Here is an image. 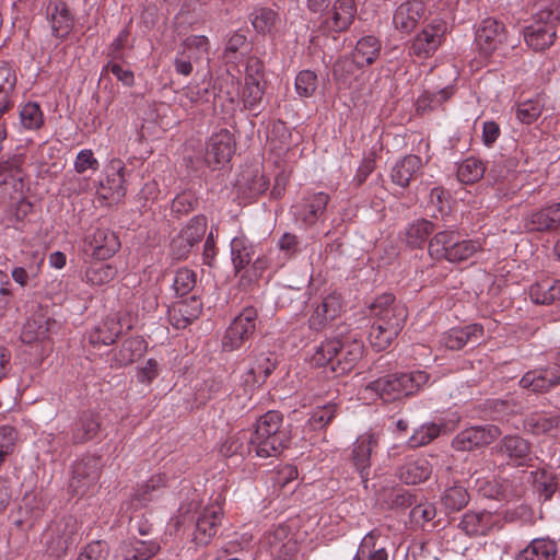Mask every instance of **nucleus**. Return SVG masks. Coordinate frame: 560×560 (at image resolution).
Segmentation results:
<instances>
[{
    "instance_id": "nucleus-1",
    "label": "nucleus",
    "mask_w": 560,
    "mask_h": 560,
    "mask_svg": "<svg viewBox=\"0 0 560 560\" xmlns=\"http://www.w3.org/2000/svg\"><path fill=\"white\" fill-rule=\"evenodd\" d=\"M373 324L369 341L376 351L385 350L401 331L407 310L395 302L392 294L378 296L371 306Z\"/></svg>"
},
{
    "instance_id": "nucleus-2",
    "label": "nucleus",
    "mask_w": 560,
    "mask_h": 560,
    "mask_svg": "<svg viewBox=\"0 0 560 560\" xmlns=\"http://www.w3.org/2000/svg\"><path fill=\"white\" fill-rule=\"evenodd\" d=\"M363 345L351 336L326 339L315 348L311 362L317 366L330 364L331 371L343 374L362 358Z\"/></svg>"
},
{
    "instance_id": "nucleus-3",
    "label": "nucleus",
    "mask_w": 560,
    "mask_h": 560,
    "mask_svg": "<svg viewBox=\"0 0 560 560\" xmlns=\"http://www.w3.org/2000/svg\"><path fill=\"white\" fill-rule=\"evenodd\" d=\"M282 417L278 411H268L256 423L249 445L257 456H277L285 446L287 432L281 429Z\"/></svg>"
},
{
    "instance_id": "nucleus-4",
    "label": "nucleus",
    "mask_w": 560,
    "mask_h": 560,
    "mask_svg": "<svg viewBox=\"0 0 560 560\" xmlns=\"http://www.w3.org/2000/svg\"><path fill=\"white\" fill-rule=\"evenodd\" d=\"M560 21L559 3L556 0L550 5H540L535 22L524 32L526 44L536 51L549 48L556 38V22Z\"/></svg>"
},
{
    "instance_id": "nucleus-5",
    "label": "nucleus",
    "mask_w": 560,
    "mask_h": 560,
    "mask_svg": "<svg viewBox=\"0 0 560 560\" xmlns=\"http://www.w3.org/2000/svg\"><path fill=\"white\" fill-rule=\"evenodd\" d=\"M481 249L479 241H459L454 232H439L429 243V254L435 259L450 262L468 260Z\"/></svg>"
},
{
    "instance_id": "nucleus-6",
    "label": "nucleus",
    "mask_w": 560,
    "mask_h": 560,
    "mask_svg": "<svg viewBox=\"0 0 560 560\" xmlns=\"http://www.w3.org/2000/svg\"><path fill=\"white\" fill-rule=\"evenodd\" d=\"M257 322L258 312L255 307L243 308L231 322L222 337L223 350L234 351L240 349L255 332Z\"/></svg>"
},
{
    "instance_id": "nucleus-7",
    "label": "nucleus",
    "mask_w": 560,
    "mask_h": 560,
    "mask_svg": "<svg viewBox=\"0 0 560 560\" xmlns=\"http://www.w3.org/2000/svg\"><path fill=\"white\" fill-rule=\"evenodd\" d=\"M358 14L355 0H334L330 8L319 15L318 28L324 34H337L350 28Z\"/></svg>"
},
{
    "instance_id": "nucleus-8",
    "label": "nucleus",
    "mask_w": 560,
    "mask_h": 560,
    "mask_svg": "<svg viewBox=\"0 0 560 560\" xmlns=\"http://www.w3.org/2000/svg\"><path fill=\"white\" fill-rule=\"evenodd\" d=\"M235 150L234 136L228 129L213 133L207 144L205 162L211 171L221 170L228 164Z\"/></svg>"
},
{
    "instance_id": "nucleus-9",
    "label": "nucleus",
    "mask_w": 560,
    "mask_h": 560,
    "mask_svg": "<svg viewBox=\"0 0 560 560\" xmlns=\"http://www.w3.org/2000/svg\"><path fill=\"white\" fill-rule=\"evenodd\" d=\"M475 40L479 51L485 56H490L500 49L506 40L504 24L493 18L482 20L477 28Z\"/></svg>"
},
{
    "instance_id": "nucleus-10",
    "label": "nucleus",
    "mask_w": 560,
    "mask_h": 560,
    "mask_svg": "<svg viewBox=\"0 0 560 560\" xmlns=\"http://www.w3.org/2000/svg\"><path fill=\"white\" fill-rule=\"evenodd\" d=\"M120 242L108 229L97 228L89 232L84 238V250L92 258L109 259L119 249Z\"/></svg>"
},
{
    "instance_id": "nucleus-11",
    "label": "nucleus",
    "mask_w": 560,
    "mask_h": 560,
    "mask_svg": "<svg viewBox=\"0 0 560 560\" xmlns=\"http://www.w3.org/2000/svg\"><path fill=\"white\" fill-rule=\"evenodd\" d=\"M500 435L495 425L472 427L463 430L453 440V447L457 451H472L493 442Z\"/></svg>"
},
{
    "instance_id": "nucleus-12",
    "label": "nucleus",
    "mask_w": 560,
    "mask_h": 560,
    "mask_svg": "<svg viewBox=\"0 0 560 560\" xmlns=\"http://www.w3.org/2000/svg\"><path fill=\"white\" fill-rule=\"evenodd\" d=\"M342 311L341 296L336 292L329 293L314 306L308 318L310 327L314 330H320L339 317Z\"/></svg>"
},
{
    "instance_id": "nucleus-13",
    "label": "nucleus",
    "mask_w": 560,
    "mask_h": 560,
    "mask_svg": "<svg viewBox=\"0 0 560 560\" xmlns=\"http://www.w3.org/2000/svg\"><path fill=\"white\" fill-rule=\"evenodd\" d=\"M425 5L420 0H408L398 5L393 15V24L401 33L409 34L425 18Z\"/></svg>"
},
{
    "instance_id": "nucleus-14",
    "label": "nucleus",
    "mask_w": 560,
    "mask_h": 560,
    "mask_svg": "<svg viewBox=\"0 0 560 560\" xmlns=\"http://www.w3.org/2000/svg\"><path fill=\"white\" fill-rule=\"evenodd\" d=\"M223 510L219 504L206 506L196 522L194 541L197 545H208L215 536L221 523Z\"/></svg>"
},
{
    "instance_id": "nucleus-15",
    "label": "nucleus",
    "mask_w": 560,
    "mask_h": 560,
    "mask_svg": "<svg viewBox=\"0 0 560 560\" xmlns=\"http://www.w3.org/2000/svg\"><path fill=\"white\" fill-rule=\"evenodd\" d=\"M328 202V196L324 192L314 194L292 207L296 223L302 226H311L324 213Z\"/></svg>"
},
{
    "instance_id": "nucleus-16",
    "label": "nucleus",
    "mask_w": 560,
    "mask_h": 560,
    "mask_svg": "<svg viewBox=\"0 0 560 560\" xmlns=\"http://www.w3.org/2000/svg\"><path fill=\"white\" fill-rule=\"evenodd\" d=\"M376 446L377 438L373 433L360 435L353 444L352 460L363 482L368 480L371 454Z\"/></svg>"
},
{
    "instance_id": "nucleus-17",
    "label": "nucleus",
    "mask_w": 560,
    "mask_h": 560,
    "mask_svg": "<svg viewBox=\"0 0 560 560\" xmlns=\"http://www.w3.org/2000/svg\"><path fill=\"white\" fill-rule=\"evenodd\" d=\"M523 388L532 389L536 393L550 390L560 384V370L557 368H546L527 372L520 381Z\"/></svg>"
},
{
    "instance_id": "nucleus-18",
    "label": "nucleus",
    "mask_w": 560,
    "mask_h": 560,
    "mask_svg": "<svg viewBox=\"0 0 560 560\" xmlns=\"http://www.w3.org/2000/svg\"><path fill=\"white\" fill-rule=\"evenodd\" d=\"M498 453L515 466L527 465L532 460L528 443L520 436H506L502 440Z\"/></svg>"
},
{
    "instance_id": "nucleus-19",
    "label": "nucleus",
    "mask_w": 560,
    "mask_h": 560,
    "mask_svg": "<svg viewBox=\"0 0 560 560\" xmlns=\"http://www.w3.org/2000/svg\"><path fill=\"white\" fill-rule=\"evenodd\" d=\"M124 325L117 314L108 315L89 332V341L93 346H109L122 332Z\"/></svg>"
},
{
    "instance_id": "nucleus-20",
    "label": "nucleus",
    "mask_w": 560,
    "mask_h": 560,
    "mask_svg": "<svg viewBox=\"0 0 560 560\" xmlns=\"http://www.w3.org/2000/svg\"><path fill=\"white\" fill-rule=\"evenodd\" d=\"M398 374H390L369 383L361 393V399L369 400L381 398L385 401L394 400L401 396L399 387L396 384Z\"/></svg>"
},
{
    "instance_id": "nucleus-21",
    "label": "nucleus",
    "mask_w": 560,
    "mask_h": 560,
    "mask_svg": "<svg viewBox=\"0 0 560 560\" xmlns=\"http://www.w3.org/2000/svg\"><path fill=\"white\" fill-rule=\"evenodd\" d=\"M442 35V24L428 25L413 39L410 52L417 56L428 57L441 45Z\"/></svg>"
},
{
    "instance_id": "nucleus-22",
    "label": "nucleus",
    "mask_w": 560,
    "mask_h": 560,
    "mask_svg": "<svg viewBox=\"0 0 560 560\" xmlns=\"http://www.w3.org/2000/svg\"><path fill=\"white\" fill-rule=\"evenodd\" d=\"M432 474V465L425 457H410L399 468L398 477L408 485L425 481Z\"/></svg>"
},
{
    "instance_id": "nucleus-23",
    "label": "nucleus",
    "mask_w": 560,
    "mask_h": 560,
    "mask_svg": "<svg viewBox=\"0 0 560 560\" xmlns=\"http://www.w3.org/2000/svg\"><path fill=\"white\" fill-rule=\"evenodd\" d=\"M273 368L275 364L267 354L261 353L257 355L249 363L247 371L243 375L245 390H252L264 383L266 377L272 372Z\"/></svg>"
},
{
    "instance_id": "nucleus-24",
    "label": "nucleus",
    "mask_w": 560,
    "mask_h": 560,
    "mask_svg": "<svg viewBox=\"0 0 560 560\" xmlns=\"http://www.w3.org/2000/svg\"><path fill=\"white\" fill-rule=\"evenodd\" d=\"M483 335V328L478 324L468 325L464 328H452L442 337V343L451 350H458L469 341H478Z\"/></svg>"
},
{
    "instance_id": "nucleus-25",
    "label": "nucleus",
    "mask_w": 560,
    "mask_h": 560,
    "mask_svg": "<svg viewBox=\"0 0 560 560\" xmlns=\"http://www.w3.org/2000/svg\"><path fill=\"white\" fill-rule=\"evenodd\" d=\"M494 524L493 515L490 512L466 513L458 524V527L469 536L486 535Z\"/></svg>"
},
{
    "instance_id": "nucleus-26",
    "label": "nucleus",
    "mask_w": 560,
    "mask_h": 560,
    "mask_svg": "<svg viewBox=\"0 0 560 560\" xmlns=\"http://www.w3.org/2000/svg\"><path fill=\"white\" fill-rule=\"evenodd\" d=\"M528 294L536 304H551L560 299V280L546 278L529 287Z\"/></svg>"
},
{
    "instance_id": "nucleus-27",
    "label": "nucleus",
    "mask_w": 560,
    "mask_h": 560,
    "mask_svg": "<svg viewBox=\"0 0 560 560\" xmlns=\"http://www.w3.org/2000/svg\"><path fill=\"white\" fill-rule=\"evenodd\" d=\"M232 264L236 271L244 269L255 255L254 244L243 234L232 238L230 243Z\"/></svg>"
},
{
    "instance_id": "nucleus-28",
    "label": "nucleus",
    "mask_w": 560,
    "mask_h": 560,
    "mask_svg": "<svg viewBox=\"0 0 560 560\" xmlns=\"http://www.w3.org/2000/svg\"><path fill=\"white\" fill-rule=\"evenodd\" d=\"M362 68L363 67L359 66L351 55L343 56L336 60L332 66V75L339 89L350 88L352 82L357 80L358 73Z\"/></svg>"
},
{
    "instance_id": "nucleus-29",
    "label": "nucleus",
    "mask_w": 560,
    "mask_h": 560,
    "mask_svg": "<svg viewBox=\"0 0 560 560\" xmlns=\"http://www.w3.org/2000/svg\"><path fill=\"white\" fill-rule=\"evenodd\" d=\"M556 544L548 538H535L516 556V560H553Z\"/></svg>"
},
{
    "instance_id": "nucleus-30",
    "label": "nucleus",
    "mask_w": 560,
    "mask_h": 560,
    "mask_svg": "<svg viewBox=\"0 0 560 560\" xmlns=\"http://www.w3.org/2000/svg\"><path fill=\"white\" fill-rule=\"evenodd\" d=\"M381 42L372 35L364 36L357 42V45L351 54L357 63L361 67L372 65L380 56Z\"/></svg>"
},
{
    "instance_id": "nucleus-31",
    "label": "nucleus",
    "mask_w": 560,
    "mask_h": 560,
    "mask_svg": "<svg viewBox=\"0 0 560 560\" xmlns=\"http://www.w3.org/2000/svg\"><path fill=\"white\" fill-rule=\"evenodd\" d=\"M380 533L377 530H372L368 533L357 551L355 560H387V551L385 546L378 544Z\"/></svg>"
},
{
    "instance_id": "nucleus-32",
    "label": "nucleus",
    "mask_w": 560,
    "mask_h": 560,
    "mask_svg": "<svg viewBox=\"0 0 560 560\" xmlns=\"http://www.w3.org/2000/svg\"><path fill=\"white\" fill-rule=\"evenodd\" d=\"M160 549V546L152 540L132 539L120 546L122 560H148Z\"/></svg>"
},
{
    "instance_id": "nucleus-33",
    "label": "nucleus",
    "mask_w": 560,
    "mask_h": 560,
    "mask_svg": "<svg viewBox=\"0 0 560 560\" xmlns=\"http://www.w3.org/2000/svg\"><path fill=\"white\" fill-rule=\"evenodd\" d=\"M52 32L56 37L66 38L70 34V16L65 0H52L49 4Z\"/></svg>"
},
{
    "instance_id": "nucleus-34",
    "label": "nucleus",
    "mask_w": 560,
    "mask_h": 560,
    "mask_svg": "<svg viewBox=\"0 0 560 560\" xmlns=\"http://www.w3.org/2000/svg\"><path fill=\"white\" fill-rule=\"evenodd\" d=\"M16 84V74L7 60L0 59V117L10 106V94Z\"/></svg>"
},
{
    "instance_id": "nucleus-35",
    "label": "nucleus",
    "mask_w": 560,
    "mask_h": 560,
    "mask_svg": "<svg viewBox=\"0 0 560 560\" xmlns=\"http://www.w3.org/2000/svg\"><path fill=\"white\" fill-rule=\"evenodd\" d=\"M108 259L92 258L85 276L92 284H104L113 280L117 273V268Z\"/></svg>"
},
{
    "instance_id": "nucleus-36",
    "label": "nucleus",
    "mask_w": 560,
    "mask_h": 560,
    "mask_svg": "<svg viewBox=\"0 0 560 560\" xmlns=\"http://www.w3.org/2000/svg\"><path fill=\"white\" fill-rule=\"evenodd\" d=\"M147 349V345L141 337L127 339L120 349L115 353L114 361L119 366L132 363L137 358L141 357Z\"/></svg>"
},
{
    "instance_id": "nucleus-37",
    "label": "nucleus",
    "mask_w": 560,
    "mask_h": 560,
    "mask_svg": "<svg viewBox=\"0 0 560 560\" xmlns=\"http://www.w3.org/2000/svg\"><path fill=\"white\" fill-rule=\"evenodd\" d=\"M96 194L108 205L118 202L125 196L124 177H101Z\"/></svg>"
},
{
    "instance_id": "nucleus-38",
    "label": "nucleus",
    "mask_w": 560,
    "mask_h": 560,
    "mask_svg": "<svg viewBox=\"0 0 560 560\" xmlns=\"http://www.w3.org/2000/svg\"><path fill=\"white\" fill-rule=\"evenodd\" d=\"M249 50V43L242 33H234L226 43L223 59L226 65L237 66Z\"/></svg>"
},
{
    "instance_id": "nucleus-39",
    "label": "nucleus",
    "mask_w": 560,
    "mask_h": 560,
    "mask_svg": "<svg viewBox=\"0 0 560 560\" xmlns=\"http://www.w3.org/2000/svg\"><path fill=\"white\" fill-rule=\"evenodd\" d=\"M250 22L258 33H271L280 24L278 13L269 8H256L250 13Z\"/></svg>"
},
{
    "instance_id": "nucleus-40",
    "label": "nucleus",
    "mask_w": 560,
    "mask_h": 560,
    "mask_svg": "<svg viewBox=\"0 0 560 560\" xmlns=\"http://www.w3.org/2000/svg\"><path fill=\"white\" fill-rule=\"evenodd\" d=\"M429 382V375L424 371L398 374L396 381L401 396L415 394Z\"/></svg>"
},
{
    "instance_id": "nucleus-41",
    "label": "nucleus",
    "mask_w": 560,
    "mask_h": 560,
    "mask_svg": "<svg viewBox=\"0 0 560 560\" xmlns=\"http://www.w3.org/2000/svg\"><path fill=\"white\" fill-rule=\"evenodd\" d=\"M433 231V224L428 220H417L409 224L405 232V242L410 247H420Z\"/></svg>"
},
{
    "instance_id": "nucleus-42",
    "label": "nucleus",
    "mask_w": 560,
    "mask_h": 560,
    "mask_svg": "<svg viewBox=\"0 0 560 560\" xmlns=\"http://www.w3.org/2000/svg\"><path fill=\"white\" fill-rule=\"evenodd\" d=\"M469 495L465 488L462 486H453L446 489L442 495V504L450 511H458L466 506Z\"/></svg>"
},
{
    "instance_id": "nucleus-43",
    "label": "nucleus",
    "mask_w": 560,
    "mask_h": 560,
    "mask_svg": "<svg viewBox=\"0 0 560 560\" xmlns=\"http://www.w3.org/2000/svg\"><path fill=\"white\" fill-rule=\"evenodd\" d=\"M530 475L539 494L544 497L545 500L550 499L557 489L558 482L556 481V477L546 469L532 471Z\"/></svg>"
},
{
    "instance_id": "nucleus-44",
    "label": "nucleus",
    "mask_w": 560,
    "mask_h": 560,
    "mask_svg": "<svg viewBox=\"0 0 560 560\" xmlns=\"http://www.w3.org/2000/svg\"><path fill=\"white\" fill-rule=\"evenodd\" d=\"M264 93V82H258L254 79L245 81L242 94L244 106L249 110H256L262 101Z\"/></svg>"
},
{
    "instance_id": "nucleus-45",
    "label": "nucleus",
    "mask_w": 560,
    "mask_h": 560,
    "mask_svg": "<svg viewBox=\"0 0 560 560\" xmlns=\"http://www.w3.org/2000/svg\"><path fill=\"white\" fill-rule=\"evenodd\" d=\"M209 40L206 36H189L183 44V50L189 55L192 62H197L208 51Z\"/></svg>"
},
{
    "instance_id": "nucleus-46",
    "label": "nucleus",
    "mask_w": 560,
    "mask_h": 560,
    "mask_svg": "<svg viewBox=\"0 0 560 560\" xmlns=\"http://www.w3.org/2000/svg\"><path fill=\"white\" fill-rule=\"evenodd\" d=\"M441 428L438 423H427L417 429L410 436L408 443L411 447H419L430 443L439 436Z\"/></svg>"
},
{
    "instance_id": "nucleus-47",
    "label": "nucleus",
    "mask_w": 560,
    "mask_h": 560,
    "mask_svg": "<svg viewBox=\"0 0 560 560\" xmlns=\"http://www.w3.org/2000/svg\"><path fill=\"white\" fill-rule=\"evenodd\" d=\"M18 433L10 425L0 427V465L11 455L16 446Z\"/></svg>"
},
{
    "instance_id": "nucleus-48",
    "label": "nucleus",
    "mask_w": 560,
    "mask_h": 560,
    "mask_svg": "<svg viewBox=\"0 0 560 560\" xmlns=\"http://www.w3.org/2000/svg\"><path fill=\"white\" fill-rule=\"evenodd\" d=\"M552 212L550 207L541 209L530 214L526 221V226L532 231H551L553 223L551 221Z\"/></svg>"
},
{
    "instance_id": "nucleus-49",
    "label": "nucleus",
    "mask_w": 560,
    "mask_h": 560,
    "mask_svg": "<svg viewBox=\"0 0 560 560\" xmlns=\"http://www.w3.org/2000/svg\"><path fill=\"white\" fill-rule=\"evenodd\" d=\"M295 89L301 96H312L317 89L316 73L311 70L300 71L295 79Z\"/></svg>"
},
{
    "instance_id": "nucleus-50",
    "label": "nucleus",
    "mask_w": 560,
    "mask_h": 560,
    "mask_svg": "<svg viewBox=\"0 0 560 560\" xmlns=\"http://www.w3.org/2000/svg\"><path fill=\"white\" fill-rule=\"evenodd\" d=\"M21 122L27 129H38L43 125V113L36 103H27L20 112Z\"/></svg>"
},
{
    "instance_id": "nucleus-51",
    "label": "nucleus",
    "mask_w": 560,
    "mask_h": 560,
    "mask_svg": "<svg viewBox=\"0 0 560 560\" xmlns=\"http://www.w3.org/2000/svg\"><path fill=\"white\" fill-rule=\"evenodd\" d=\"M196 273L187 268L179 269L174 278V289L179 295H185L191 291L196 284Z\"/></svg>"
},
{
    "instance_id": "nucleus-52",
    "label": "nucleus",
    "mask_w": 560,
    "mask_h": 560,
    "mask_svg": "<svg viewBox=\"0 0 560 560\" xmlns=\"http://www.w3.org/2000/svg\"><path fill=\"white\" fill-rule=\"evenodd\" d=\"M206 231V219L203 217H197L182 231L180 237L185 240L188 246H192L198 242Z\"/></svg>"
},
{
    "instance_id": "nucleus-53",
    "label": "nucleus",
    "mask_w": 560,
    "mask_h": 560,
    "mask_svg": "<svg viewBox=\"0 0 560 560\" xmlns=\"http://www.w3.org/2000/svg\"><path fill=\"white\" fill-rule=\"evenodd\" d=\"M541 114V106L538 102L527 101L518 105L517 118L524 124L534 122Z\"/></svg>"
},
{
    "instance_id": "nucleus-54",
    "label": "nucleus",
    "mask_w": 560,
    "mask_h": 560,
    "mask_svg": "<svg viewBox=\"0 0 560 560\" xmlns=\"http://www.w3.org/2000/svg\"><path fill=\"white\" fill-rule=\"evenodd\" d=\"M185 95L192 103H209L214 98L215 93L214 90L210 88V84H208L207 86H188L185 90Z\"/></svg>"
},
{
    "instance_id": "nucleus-55",
    "label": "nucleus",
    "mask_w": 560,
    "mask_h": 560,
    "mask_svg": "<svg viewBox=\"0 0 560 560\" xmlns=\"http://www.w3.org/2000/svg\"><path fill=\"white\" fill-rule=\"evenodd\" d=\"M422 161L420 156L415 154L406 155L399 163L396 164V175H415L420 171Z\"/></svg>"
},
{
    "instance_id": "nucleus-56",
    "label": "nucleus",
    "mask_w": 560,
    "mask_h": 560,
    "mask_svg": "<svg viewBox=\"0 0 560 560\" xmlns=\"http://www.w3.org/2000/svg\"><path fill=\"white\" fill-rule=\"evenodd\" d=\"M78 425L79 428L75 434L78 441H86L94 438L98 430V422L93 416L81 419Z\"/></svg>"
},
{
    "instance_id": "nucleus-57",
    "label": "nucleus",
    "mask_w": 560,
    "mask_h": 560,
    "mask_svg": "<svg viewBox=\"0 0 560 560\" xmlns=\"http://www.w3.org/2000/svg\"><path fill=\"white\" fill-rule=\"evenodd\" d=\"M159 371V362L154 359H149L138 368L137 377L141 383L150 384L158 377Z\"/></svg>"
},
{
    "instance_id": "nucleus-58",
    "label": "nucleus",
    "mask_w": 560,
    "mask_h": 560,
    "mask_svg": "<svg viewBox=\"0 0 560 560\" xmlns=\"http://www.w3.org/2000/svg\"><path fill=\"white\" fill-rule=\"evenodd\" d=\"M335 417V406L318 407L311 416L310 421L314 428H323Z\"/></svg>"
},
{
    "instance_id": "nucleus-59",
    "label": "nucleus",
    "mask_w": 560,
    "mask_h": 560,
    "mask_svg": "<svg viewBox=\"0 0 560 560\" xmlns=\"http://www.w3.org/2000/svg\"><path fill=\"white\" fill-rule=\"evenodd\" d=\"M407 560H439L432 544L415 545L407 553Z\"/></svg>"
},
{
    "instance_id": "nucleus-60",
    "label": "nucleus",
    "mask_w": 560,
    "mask_h": 560,
    "mask_svg": "<svg viewBox=\"0 0 560 560\" xmlns=\"http://www.w3.org/2000/svg\"><path fill=\"white\" fill-rule=\"evenodd\" d=\"M452 90L448 88L442 89L433 93H425L423 94L422 98L419 100V107H421L422 104H425L430 108H435L443 102L447 101L452 96Z\"/></svg>"
},
{
    "instance_id": "nucleus-61",
    "label": "nucleus",
    "mask_w": 560,
    "mask_h": 560,
    "mask_svg": "<svg viewBox=\"0 0 560 560\" xmlns=\"http://www.w3.org/2000/svg\"><path fill=\"white\" fill-rule=\"evenodd\" d=\"M106 555L105 546L100 541H94L84 548L77 560H105Z\"/></svg>"
},
{
    "instance_id": "nucleus-62",
    "label": "nucleus",
    "mask_w": 560,
    "mask_h": 560,
    "mask_svg": "<svg viewBox=\"0 0 560 560\" xmlns=\"http://www.w3.org/2000/svg\"><path fill=\"white\" fill-rule=\"evenodd\" d=\"M44 335V329L42 325H39L35 320H27L21 332V339L26 343H32L38 340Z\"/></svg>"
},
{
    "instance_id": "nucleus-63",
    "label": "nucleus",
    "mask_w": 560,
    "mask_h": 560,
    "mask_svg": "<svg viewBox=\"0 0 560 560\" xmlns=\"http://www.w3.org/2000/svg\"><path fill=\"white\" fill-rule=\"evenodd\" d=\"M435 508L431 503H421L411 510V517L417 523H427L434 518Z\"/></svg>"
},
{
    "instance_id": "nucleus-64",
    "label": "nucleus",
    "mask_w": 560,
    "mask_h": 560,
    "mask_svg": "<svg viewBox=\"0 0 560 560\" xmlns=\"http://www.w3.org/2000/svg\"><path fill=\"white\" fill-rule=\"evenodd\" d=\"M250 79L264 82V65L257 57H249L246 62L245 81Z\"/></svg>"
}]
</instances>
